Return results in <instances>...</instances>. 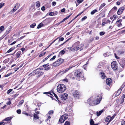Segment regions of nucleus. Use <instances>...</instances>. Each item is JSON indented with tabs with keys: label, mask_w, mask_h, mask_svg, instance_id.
I'll return each mask as SVG.
<instances>
[{
	"label": "nucleus",
	"mask_w": 125,
	"mask_h": 125,
	"mask_svg": "<svg viewBox=\"0 0 125 125\" xmlns=\"http://www.w3.org/2000/svg\"><path fill=\"white\" fill-rule=\"evenodd\" d=\"M119 64L122 67V69H121L120 70V71H121L123 70V68L125 66V61H122L120 62Z\"/></svg>",
	"instance_id": "1a4fd4ad"
},
{
	"label": "nucleus",
	"mask_w": 125,
	"mask_h": 125,
	"mask_svg": "<svg viewBox=\"0 0 125 125\" xmlns=\"http://www.w3.org/2000/svg\"><path fill=\"white\" fill-rule=\"evenodd\" d=\"M122 21V20L121 19H119L117 21H116V23H121Z\"/></svg>",
	"instance_id": "a19ab883"
},
{
	"label": "nucleus",
	"mask_w": 125,
	"mask_h": 125,
	"mask_svg": "<svg viewBox=\"0 0 125 125\" xmlns=\"http://www.w3.org/2000/svg\"><path fill=\"white\" fill-rule=\"evenodd\" d=\"M21 50L22 52H23L25 50V48H22L21 49Z\"/></svg>",
	"instance_id": "338daca9"
},
{
	"label": "nucleus",
	"mask_w": 125,
	"mask_h": 125,
	"mask_svg": "<svg viewBox=\"0 0 125 125\" xmlns=\"http://www.w3.org/2000/svg\"><path fill=\"white\" fill-rule=\"evenodd\" d=\"M12 74V73H9L8 74L6 75L5 76V77H8V76H9L11 74Z\"/></svg>",
	"instance_id": "4d7b16f0"
},
{
	"label": "nucleus",
	"mask_w": 125,
	"mask_h": 125,
	"mask_svg": "<svg viewBox=\"0 0 125 125\" xmlns=\"http://www.w3.org/2000/svg\"><path fill=\"white\" fill-rule=\"evenodd\" d=\"M4 3H0V9L2 7L4 6Z\"/></svg>",
	"instance_id": "a18cd8bd"
},
{
	"label": "nucleus",
	"mask_w": 125,
	"mask_h": 125,
	"mask_svg": "<svg viewBox=\"0 0 125 125\" xmlns=\"http://www.w3.org/2000/svg\"><path fill=\"white\" fill-rule=\"evenodd\" d=\"M65 53V51L63 50H62L59 53H60L62 54H63Z\"/></svg>",
	"instance_id": "5fc2aeb1"
},
{
	"label": "nucleus",
	"mask_w": 125,
	"mask_h": 125,
	"mask_svg": "<svg viewBox=\"0 0 125 125\" xmlns=\"http://www.w3.org/2000/svg\"><path fill=\"white\" fill-rule=\"evenodd\" d=\"M65 9L64 8L62 9L61 10V12H64L65 11Z\"/></svg>",
	"instance_id": "680f3d73"
},
{
	"label": "nucleus",
	"mask_w": 125,
	"mask_h": 125,
	"mask_svg": "<svg viewBox=\"0 0 125 125\" xmlns=\"http://www.w3.org/2000/svg\"><path fill=\"white\" fill-rule=\"evenodd\" d=\"M12 89H10L8 90L7 91V94H9L12 91Z\"/></svg>",
	"instance_id": "de8ad7c7"
},
{
	"label": "nucleus",
	"mask_w": 125,
	"mask_h": 125,
	"mask_svg": "<svg viewBox=\"0 0 125 125\" xmlns=\"http://www.w3.org/2000/svg\"><path fill=\"white\" fill-rule=\"evenodd\" d=\"M111 66L112 68L114 70L116 71L117 70V64L115 61L113 62L111 64Z\"/></svg>",
	"instance_id": "423d86ee"
},
{
	"label": "nucleus",
	"mask_w": 125,
	"mask_h": 125,
	"mask_svg": "<svg viewBox=\"0 0 125 125\" xmlns=\"http://www.w3.org/2000/svg\"><path fill=\"white\" fill-rule=\"evenodd\" d=\"M13 50V49L12 48H10L7 51L6 53H9L11 52H12Z\"/></svg>",
	"instance_id": "72a5a7b5"
},
{
	"label": "nucleus",
	"mask_w": 125,
	"mask_h": 125,
	"mask_svg": "<svg viewBox=\"0 0 125 125\" xmlns=\"http://www.w3.org/2000/svg\"><path fill=\"white\" fill-rule=\"evenodd\" d=\"M97 10L96 9H95L92 11L91 12V15H93L96 12Z\"/></svg>",
	"instance_id": "cd10ccee"
},
{
	"label": "nucleus",
	"mask_w": 125,
	"mask_h": 125,
	"mask_svg": "<svg viewBox=\"0 0 125 125\" xmlns=\"http://www.w3.org/2000/svg\"><path fill=\"white\" fill-rule=\"evenodd\" d=\"M72 107L71 106L69 105H68L66 109H65V111L67 112H70L72 111Z\"/></svg>",
	"instance_id": "f8f14e48"
},
{
	"label": "nucleus",
	"mask_w": 125,
	"mask_h": 125,
	"mask_svg": "<svg viewBox=\"0 0 125 125\" xmlns=\"http://www.w3.org/2000/svg\"><path fill=\"white\" fill-rule=\"evenodd\" d=\"M112 120V119L111 118V117L108 116L106 117L105 120V121L106 122H109Z\"/></svg>",
	"instance_id": "ddd939ff"
},
{
	"label": "nucleus",
	"mask_w": 125,
	"mask_h": 125,
	"mask_svg": "<svg viewBox=\"0 0 125 125\" xmlns=\"http://www.w3.org/2000/svg\"><path fill=\"white\" fill-rule=\"evenodd\" d=\"M105 33V32L104 31L101 32L99 33L100 35L102 36L104 35Z\"/></svg>",
	"instance_id": "f704fd0d"
},
{
	"label": "nucleus",
	"mask_w": 125,
	"mask_h": 125,
	"mask_svg": "<svg viewBox=\"0 0 125 125\" xmlns=\"http://www.w3.org/2000/svg\"><path fill=\"white\" fill-rule=\"evenodd\" d=\"M40 71L38 70V69H37L35 70L33 72L34 73H35V74L38 75L39 73V72Z\"/></svg>",
	"instance_id": "b1692460"
},
{
	"label": "nucleus",
	"mask_w": 125,
	"mask_h": 125,
	"mask_svg": "<svg viewBox=\"0 0 125 125\" xmlns=\"http://www.w3.org/2000/svg\"><path fill=\"white\" fill-rule=\"evenodd\" d=\"M51 56V55H48V56H47L44 59L43 61V62H45V61L48 58H49L50 56Z\"/></svg>",
	"instance_id": "c85d7f7f"
},
{
	"label": "nucleus",
	"mask_w": 125,
	"mask_h": 125,
	"mask_svg": "<svg viewBox=\"0 0 125 125\" xmlns=\"http://www.w3.org/2000/svg\"><path fill=\"white\" fill-rule=\"evenodd\" d=\"M4 27L3 26H1L0 27V30L3 31L4 30Z\"/></svg>",
	"instance_id": "c9c22d12"
},
{
	"label": "nucleus",
	"mask_w": 125,
	"mask_h": 125,
	"mask_svg": "<svg viewBox=\"0 0 125 125\" xmlns=\"http://www.w3.org/2000/svg\"><path fill=\"white\" fill-rule=\"evenodd\" d=\"M112 81V79L111 78H107L106 80V83L107 84L110 85Z\"/></svg>",
	"instance_id": "9b49d317"
},
{
	"label": "nucleus",
	"mask_w": 125,
	"mask_h": 125,
	"mask_svg": "<svg viewBox=\"0 0 125 125\" xmlns=\"http://www.w3.org/2000/svg\"><path fill=\"white\" fill-rule=\"evenodd\" d=\"M34 119L36 120L39 118V117L36 114H34L33 115Z\"/></svg>",
	"instance_id": "2eb2a0df"
},
{
	"label": "nucleus",
	"mask_w": 125,
	"mask_h": 125,
	"mask_svg": "<svg viewBox=\"0 0 125 125\" xmlns=\"http://www.w3.org/2000/svg\"><path fill=\"white\" fill-rule=\"evenodd\" d=\"M73 96L76 98H79L80 96L79 92L77 90H75L73 93Z\"/></svg>",
	"instance_id": "0eeeda50"
},
{
	"label": "nucleus",
	"mask_w": 125,
	"mask_h": 125,
	"mask_svg": "<svg viewBox=\"0 0 125 125\" xmlns=\"http://www.w3.org/2000/svg\"><path fill=\"white\" fill-rule=\"evenodd\" d=\"M24 100H22L18 104L17 106H21L22 104L24 103Z\"/></svg>",
	"instance_id": "393cba45"
},
{
	"label": "nucleus",
	"mask_w": 125,
	"mask_h": 125,
	"mask_svg": "<svg viewBox=\"0 0 125 125\" xmlns=\"http://www.w3.org/2000/svg\"><path fill=\"white\" fill-rule=\"evenodd\" d=\"M103 112V110H102L98 111L97 112V116H99Z\"/></svg>",
	"instance_id": "aec40b11"
},
{
	"label": "nucleus",
	"mask_w": 125,
	"mask_h": 125,
	"mask_svg": "<svg viewBox=\"0 0 125 125\" xmlns=\"http://www.w3.org/2000/svg\"><path fill=\"white\" fill-rule=\"evenodd\" d=\"M36 24L35 23H34L31 24L30 26V27L31 28H33L36 26Z\"/></svg>",
	"instance_id": "2f4dec72"
},
{
	"label": "nucleus",
	"mask_w": 125,
	"mask_h": 125,
	"mask_svg": "<svg viewBox=\"0 0 125 125\" xmlns=\"http://www.w3.org/2000/svg\"><path fill=\"white\" fill-rule=\"evenodd\" d=\"M102 96L100 95L96 96L94 97H91L87 100V102L91 105H95L99 104L101 100Z\"/></svg>",
	"instance_id": "f257e3e1"
},
{
	"label": "nucleus",
	"mask_w": 125,
	"mask_h": 125,
	"mask_svg": "<svg viewBox=\"0 0 125 125\" xmlns=\"http://www.w3.org/2000/svg\"><path fill=\"white\" fill-rule=\"evenodd\" d=\"M72 13H71L67 17H66L65 18V20H66L67 19H68L69 17L70 16L72 15Z\"/></svg>",
	"instance_id": "37998d69"
},
{
	"label": "nucleus",
	"mask_w": 125,
	"mask_h": 125,
	"mask_svg": "<svg viewBox=\"0 0 125 125\" xmlns=\"http://www.w3.org/2000/svg\"><path fill=\"white\" fill-rule=\"evenodd\" d=\"M21 51H18L16 53V56L17 58H18L21 56Z\"/></svg>",
	"instance_id": "f3484780"
},
{
	"label": "nucleus",
	"mask_w": 125,
	"mask_h": 125,
	"mask_svg": "<svg viewBox=\"0 0 125 125\" xmlns=\"http://www.w3.org/2000/svg\"><path fill=\"white\" fill-rule=\"evenodd\" d=\"M45 53H46V52H43V53H42V54H41L39 56L40 57L42 56L43 55H44L45 54Z\"/></svg>",
	"instance_id": "8fccbe9b"
},
{
	"label": "nucleus",
	"mask_w": 125,
	"mask_h": 125,
	"mask_svg": "<svg viewBox=\"0 0 125 125\" xmlns=\"http://www.w3.org/2000/svg\"><path fill=\"white\" fill-rule=\"evenodd\" d=\"M122 25V23H119V24H118V25H117V26L118 27H119L121 26Z\"/></svg>",
	"instance_id": "69168bd1"
},
{
	"label": "nucleus",
	"mask_w": 125,
	"mask_h": 125,
	"mask_svg": "<svg viewBox=\"0 0 125 125\" xmlns=\"http://www.w3.org/2000/svg\"><path fill=\"white\" fill-rule=\"evenodd\" d=\"M105 4L104 3H103L101 4L99 7L100 9H101L103 7L105 6Z\"/></svg>",
	"instance_id": "7c9ffc66"
},
{
	"label": "nucleus",
	"mask_w": 125,
	"mask_h": 125,
	"mask_svg": "<svg viewBox=\"0 0 125 125\" xmlns=\"http://www.w3.org/2000/svg\"><path fill=\"white\" fill-rule=\"evenodd\" d=\"M52 93L53 94L54 96L57 99V100L58 101H59V98L57 96V95L55 94V93H54V92Z\"/></svg>",
	"instance_id": "473e14b6"
},
{
	"label": "nucleus",
	"mask_w": 125,
	"mask_h": 125,
	"mask_svg": "<svg viewBox=\"0 0 125 125\" xmlns=\"http://www.w3.org/2000/svg\"><path fill=\"white\" fill-rule=\"evenodd\" d=\"M125 9V8L124 7L120 8L117 11V14L118 15H119L122 14L124 10Z\"/></svg>",
	"instance_id": "6e6552de"
},
{
	"label": "nucleus",
	"mask_w": 125,
	"mask_h": 125,
	"mask_svg": "<svg viewBox=\"0 0 125 125\" xmlns=\"http://www.w3.org/2000/svg\"><path fill=\"white\" fill-rule=\"evenodd\" d=\"M66 89L65 86L63 84H61L58 85L57 87V92L62 93L64 92Z\"/></svg>",
	"instance_id": "7ed1b4c3"
},
{
	"label": "nucleus",
	"mask_w": 125,
	"mask_h": 125,
	"mask_svg": "<svg viewBox=\"0 0 125 125\" xmlns=\"http://www.w3.org/2000/svg\"><path fill=\"white\" fill-rule=\"evenodd\" d=\"M39 73L38 74L39 75H42L43 74V72H40V71L39 72Z\"/></svg>",
	"instance_id": "603ef678"
},
{
	"label": "nucleus",
	"mask_w": 125,
	"mask_h": 125,
	"mask_svg": "<svg viewBox=\"0 0 125 125\" xmlns=\"http://www.w3.org/2000/svg\"><path fill=\"white\" fill-rule=\"evenodd\" d=\"M53 113V110H51L48 112V114L49 115H52Z\"/></svg>",
	"instance_id": "e433bc0d"
},
{
	"label": "nucleus",
	"mask_w": 125,
	"mask_h": 125,
	"mask_svg": "<svg viewBox=\"0 0 125 125\" xmlns=\"http://www.w3.org/2000/svg\"><path fill=\"white\" fill-rule=\"evenodd\" d=\"M102 21L103 22H104L105 24L108 23H110V21L109 20H107L106 19H103Z\"/></svg>",
	"instance_id": "dca6fc26"
},
{
	"label": "nucleus",
	"mask_w": 125,
	"mask_h": 125,
	"mask_svg": "<svg viewBox=\"0 0 125 125\" xmlns=\"http://www.w3.org/2000/svg\"><path fill=\"white\" fill-rule=\"evenodd\" d=\"M44 94H50L51 96H50V97H51V95H52L51 94V93L50 92H45L44 93Z\"/></svg>",
	"instance_id": "13d9d810"
},
{
	"label": "nucleus",
	"mask_w": 125,
	"mask_h": 125,
	"mask_svg": "<svg viewBox=\"0 0 125 125\" xmlns=\"http://www.w3.org/2000/svg\"><path fill=\"white\" fill-rule=\"evenodd\" d=\"M20 6V4H16V5L13 8L14 10H16L17 9H18L19 7Z\"/></svg>",
	"instance_id": "4468645a"
},
{
	"label": "nucleus",
	"mask_w": 125,
	"mask_h": 125,
	"mask_svg": "<svg viewBox=\"0 0 125 125\" xmlns=\"http://www.w3.org/2000/svg\"><path fill=\"white\" fill-rule=\"evenodd\" d=\"M45 7L44 6H42L41 8V10L43 11L45 10Z\"/></svg>",
	"instance_id": "052dcab7"
},
{
	"label": "nucleus",
	"mask_w": 125,
	"mask_h": 125,
	"mask_svg": "<svg viewBox=\"0 0 125 125\" xmlns=\"http://www.w3.org/2000/svg\"><path fill=\"white\" fill-rule=\"evenodd\" d=\"M44 24L42 23H40L38 26L37 29H39L43 26Z\"/></svg>",
	"instance_id": "412c9836"
},
{
	"label": "nucleus",
	"mask_w": 125,
	"mask_h": 125,
	"mask_svg": "<svg viewBox=\"0 0 125 125\" xmlns=\"http://www.w3.org/2000/svg\"><path fill=\"white\" fill-rule=\"evenodd\" d=\"M36 6L37 8H39L40 6V3L39 1H37L36 2Z\"/></svg>",
	"instance_id": "c756f323"
},
{
	"label": "nucleus",
	"mask_w": 125,
	"mask_h": 125,
	"mask_svg": "<svg viewBox=\"0 0 125 125\" xmlns=\"http://www.w3.org/2000/svg\"><path fill=\"white\" fill-rule=\"evenodd\" d=\"M49 15L51 16L53 15L54 14V13L53 12H50L49 13Z\"/></svg>",
	"instance_id": "6e6d98bb"
},
{
	"label": "nucleus",
	"mask_w": 125,
	"mask_h": 125,
	"mask_svg": "<svg viewBox=\"0 0 125 125\" xmlns=\"http://www.w3.org/2000/svg\"><path fill=\"white\" fill-rule=\"evenodd\" d=\"M5 123L4 122H1L0 123V125H4Z\"/></svg>",
	"instance_id": "0e129e2a"
},
{
	"label": "nucleus",
	"mask_w": 125,
	"mask_h": 125,
	"mask_svg": "<svg viewBox=\"0 0 125 125\" xmlns=\"http://www.w3.org/2000/svg\"><path fill=\"white\" fill-rule=\"evenodd\" d=\"M87 18V17L86 16H85L84 17H83L82 19V21H83L85 20Z\"/></svg>",
	"instance_id": "3c124183"
},
{
	"label": "nucleus",
	"mask_w": 125,
	"mask_h": 125,
	"mask_svg": "<svg viewBox=\"0 0 125 125\" xmlns=\"http://www.w3.org/2000/svg\"><path fill=\"white\" fill-rule=\"evenodd\" d=\"M90 125H95L94 124V122L92 119H91L90 122Z\"/></svg>",
	"instance_id": "a878e982"
},
{
	"label": "nucleus",
	"mask_w": 125,
	"mask_h": 125,
	"mask_svg": "<svg viewBox=\"0 0 125 125\" xmlns=\"http://www.w3.org/2000/svg\"><path fill=\"white\" fill-rule=\"evenodd\" d=\"M59 121L61 123H63L64 122L65 120H64V119L63 118V116H62L59 119Z\"/></svg>",
	"instance_id": "a211bd4d"
},
{
	"label": "nucleus",
	"mask_w": 125,
	"mask_h": 125,
	"mask_svg": "<svg viewBox=\"0 0 125 125\" xmlns=\"http://www.w3.org/2000/svg\"><path fill=\"white\" fill-rule=\"evenodd\" d=\"M83 0H77V2L79 3H81Z\"/></svg>",
	"instance_id": "09e8293b"
},
{
	"label": "nucleus",
	"mask_w": 125,
	"mask_h": 125,
	"mask_svg": "<svg viewBox=\"0 0 125 125\" xmlns=\"http://www.w3.org/2000/svg\"><path fill=\"white\" fill-rule=\"evenodd\" d=\"M100 73L101 74V76L102 78V79H103L105 77L104 73L102 72H101Z\"/></svg>",
	"instance_id": "4be33fe9"
},
{
	"label": "nucleus",
	"mask_w": 125,
	"mask_h": 125,
	"mask_svg": "<svg viewBox=\"0 0 125 125\" xmlns=\"http://www.w3.org/2000/svg\"><path fill=\"white\" fill-rule=\"evenodd\" d=\"M122 0H119L116 3V5H120L121 3L122 2Z\"/></svg>",
	"instance_id": "bb28decb"
},
{
	"label": "nucleus",
	"mask_w": 125,
	"mask_h": 125,
	"mask_svg": "<svg viewBox=\"0 0 125 125\" xmlns=\"http://www.w3.org/2000/svg\"><path fill=\"white\" fill-rule=\"evenodd\" d=\"M63 61L64 60L63 59L61 58L59 59L54 62L53 64V65L55 67L58 66L62 63Z\"/></svg>",
	"instance_id": "39448f33"
},
{
	"label": "nucleus",
	"mask_w": 125,
	"mask_h": 125,
	"mask_svg": "<svg viewBox=\"0 0 125 125\" xmlns=\"http://www.w3.org/2000/svg\"><path fill=\"white\" fill-rule=\"evenodd\" d=\"M49 65L48 64V63L46 64H44L43 65V66L44 67V68H46L47 67H48Z\"/></svg>",
	"instance_id": "864d4df0"
},
{
	"label": "nucleus",
	"mask_w": 125,
	"mask_h": 125,
	"mask_svg": "<svg viewBox=\"0 0 125 125\" xmlns=\"http://www.w3.org/2000/svg\"><path fill=\"white\" fill-rule=\"evenodd\" d=\"M50 69H51V67H48L45 69L44 70H50Z\"/></svg>",
	"instance_id": "bf43d9fd"
},
{
	"label": "nucleus",
	"mask_w": 125,
	"mask_h": 125,
	"mask_svg": "<svg viewBox=\"0 0 125 125\" xmlns=\"http://www.w3.org/2000/svg\"><path fill=\"white\" fill-rule=\"evenodd\" d=\"M56 56H54L50 60V61H51L55 59L56 58Z\"/></svg>",
	"instance_id": "ea45409f"
},
{
	"label": "nucleus",
	"mask_w": 125,
	"mask_h": 125,
	"mask_svg": "<svg viewBox=\"0 0 125 125\" xmlns=\"http://www.w3.org/2000/svg\"><path fill=\"white\" fill-rule=\"evenodd\" d=\"M10 32V31L7 30L6 32H5L7 34H8Z\"/></svg>",
	"instance_id": "774afa93"
},
{
	"label": "nucleus",
	"mask_w": 125,
	"mask_h": 125,
	"mask_svg": "<svg viewBox=\"0 0 125 125\" xmlns=\"http://www.w3.org/2000/svg\"><path fill=\"white\" fill-rule=\"evenodd\" d=\"M64 40V38L63 37H62L59 39V41H62Z\"/></svg>",
	"instance_id": "e2e57ef3"
},
{
	"label": "nucleus",
	"mask_w": 125,
	"mask_h": 125,
	"mask_svg": "<svg viewBox=\"0 0 125 125\" xmlns=\"http://www.w3.org/2000/svg\"><path fill=\"white\" fill-rule=\"evenodd\" d=\"M17 113L20 114L21 112V111L20 109H18L17 111Z\"/></svg>",
	"instance_id": "c03bdc74"
},
{
	"label": "nucleus",
	"mask_w": 125,
	"mask_h": 125,
	"mask_svg": "<svg viewBox=\"0 0 125 125\" xmlns=\"http://www.w3.org/2000/svg\"><path fill=\"white\" fill-rule=\"evenodd\" d=\"M63 116V118L64 119V120H65L68 118V115L67 114H65L64 115H62Z\"/></svg>",
	"instance_id": "6ab92c4d"
},
{
	"label": "nucleus",
	"mask_w": 125,
	"mask_h": 125,
	"mask_svg": "<svg viewBox=\"0 0 125 125\" xmlns=\"http://www.w3.org/2000/svg\"><path fill=\"white\" fill-rule=\"evenodd\" d=\"M56 4V2L55 1H53L52 3V5L53 6H54Z\"/></svg>",
	"instance_id": "79ce46f5"
},
{
	"label": "nucleus",
	"mask_w": 125,
	"mask_h": 125,
	"mask_svg": "<svg viewBox=\"0 0 125 125\" xmlns=\"http://www.w3.org/2000/svg\"><path fill=\"white\" fill-rule=\"evenodd\" d=\"M75 66H73L70 67V66L68 68H66L65 70V71H68L70 69H71L73 67H74Z\"/></svg>",
	"instance_id": "58836bf2"
},
{
	"label": "nucleus",
	"mask_w": 125,
	"mask_h": 125,
	"mask_svg": "<svg viewBox=\"0 0 125 125\" xmlns=\"http://www.w3.org/2000/svg\"><path fill=\"white\" fill-rule=\"evenodd\" d=\"M64 125H70V123L68 121H66L64 123Z\"/></svg>",
	"instance_id": "4c0bfd02"
},
{
	"label": "nucleus",
	"mask_w": 125,
	"mask_h": 125,
	"mask_svg": "<svg viewBox=\"0 0 125 125\" xmlns=\"http://www.w3.org/2000/svg\"><path fill=\"white\" fill-rule=\"evenodd\" d=\"M15 10H14V9H13L12 10L10 11L9 12V13L10 14H11L14 12V11H15Z\"/></svg>",
	"instance_id": "49530a36"
},
{
	"label": "nucleus",
	"mask_w": 125,
	"mask_h": 125,
	"mask_svg": "<svg viewBox=\"0 0 125 125\" xmlns=\"http://www.w3.org/2000/svg\"><path fill=\"white\" fill-rule=\"evenodd\" d=\"M84 46L83 44H80V42L79 41L77 42L74 43L72 45L73 47L71 49V51L73 52H75L80 49L81 51L83 49L82 48Z\"/></svg>",
	"instance_id": "f03ea898"
},
{
	"label": "nucleus",
	"mask_w": 125,
	"mask_h": 125,
	"mask_svg": "<svg viewBox=\"0 0 125 125\" xmlns=\"http://www.w3.org/2000/svg\"><path fill=\"white\" fill-rule=\"evenodd\" d=\"M12 118V117H10L5 118V119H4L3 120L4 121H9Z\"/></svg>",
	"instance_id": "5701e85b"
},
{
	"label": "nucleus",
	"mask_w": 125,
	"mask_h": 125,
	"mask_svg": "<svg viewBox=\"0 0 125 125\" xmlns=\"http://www.w3.org/2000/svg\"><path fill=\"white\" fill-rule=\"evenodd\" d=\"M74 76L78 79H82L83 78V73L78 70L75 71L74 73Z\"/></svg>",
	"instance_id": "20e7f679"
},
{
	"label": "nucleus",
	"mask_w": 125,
	"mask_h": 125,
	"mask_svg": "<svg viewBox=\"0 0 125 125\" xmlns=\"http://www.w3.org/2000/svg\"><path fill=\"white\" fill-rule=\"evenodd\" d=\"M68 97V94L66 93H65L62 94V95L61 96L62 99L63 100L66 99H67Z\"/></svg>",
	"instance_id": "9d476101"
}]
</instances>
